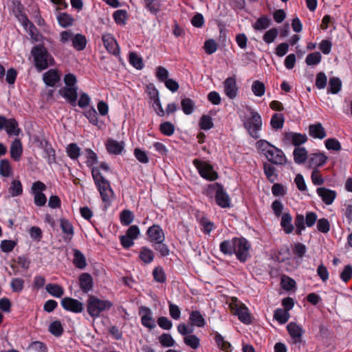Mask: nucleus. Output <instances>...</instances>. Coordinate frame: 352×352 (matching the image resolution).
I'll use <instances>...</instances> for the list:
<instances>
[{"label":"nucleus","mask_w":352,"mask_h":352,"mask_svg":"<svg viewBox=\"0 0 352 352\" xmlns=\"http://www.w3.org/2000/svg\"><path fill=\"white\" fill-rule=\"evenodd\" d=\"M134 220V214L129 210H123L120 214V221L122 226H129Z\"/></svg>","instance_id":"obj_39"},{"label":"nucleus","mask_w":352,"mask_h":352,"mask_svg":"<svg viewBox=\"0 0 352 352\" xmlns=\"http://www.w3.org/2000/svg\"><path fill=\"white\" fill-rule=\"evenodd\" d=\"M182 109L186 115L191 114L195 108V102L189 98H184L181 101Z\"/></svg>","instance_id":"obj_38"},{"label":"nucleus","mask_w":352,"mask_h":352,"mask_svg":"<svg viewBox=\"0 0 352 352\" xmlns=\"http://www.w3.org/2000/svg\"><path fill=\"white\" fill-rule=\"evenodd\" d=\"M252 91L255 96L258 97L263 96L265 91L264 83L259 80L254 81L252 85Z\"/></svg>","instance_id":"obj_50"},{"label":"nucleus","mask_w":352,"mask_h":352,"mask_svg":"<svg viewBox=\"0 0 352 352\" xmlns=\"http://www.w3.org/2000/svg\"><path fill=\"white\" fill-rule=\"evenodd\" d=\"M23 153L22 144L20 140H14L10 146V156L14 161H19Z\"/></svg>","instance_id":"obj_25"},{"label":"nucleus","mask_w":352,"mask_h":352,"mask_svg":"<svg viewBox=\"0 0 352 352\" xmlns=\"http://www.w3.org/2000/svg\"><path fill=\"white\" fill-rule=\"evenodd\" d=\"M309 135L314 138L322 140L327 135L326 131L320 122L310 124L309 126Z\"/></svg>","instance_id":"obj_24"},{"label":"nucleus","mask_w":352,"mask_h":352,"mask_svg":"<svg viewBox=\"0 0 352 352\" xmlns=\"http://www.w3.org/2000/svg\"><path fill=\"white\" fill-rule=\"evenodd\" d=\"M322 56L320 52H316L307 55L305 63L308 65H316L321 61Z\"/></svg>","instance_id":"obj_56"},{"label":"nucleus","mask_w":352,"mask_h":352,"mask_svg":"<svg viewBox=\"0 0 352 352\" xmlns=\"http://www.w3.org/2000/svg\"><path fill=\"white\" fill-rule=\"evenodd\" d=\"M270 19L267 16L260 17L253 25V28L256 30H263L267 29L270 25Z\"/></svg>","instance_id":"obj_49"},{"label":"nucleus","mask_w":352,"mask_h":352,"mask_svg":"<svg viewBox=\"0 0 352 352\" xmlns=\"http://www.w3.org/2000/svg\"><path fill=\"white\" fill-rule=\"evenodd\" d=\"M292 252L296 256L302 258L307 252V247L302 243H295L292 248Z\"/></svg>","instance_id":"obj_63"},{"label":"nucleus","mask_w":352,"mask_h":352,"mask_svg":"<svg viewBox=\"0 0 352 352\" xmlns=\"http://www.w3.org/2000/svg\"><path fill=\"white\" fill-rule=\"evenodd\" d=\"M73 263L78 269H84L86 266L85 257L78 250H74Z\"/></svg>","instance_id":"obj_36"},{"label":"nucleus","mask_w":352,"mask_h":352,"mask_svg":"<svg viewBox=\"0 0 352 352\" xmlns=\"http://www.w3.org/2000/svg\"><path fill=\"white\" fill-rule=\"evenodd\" d=\"M234 237L224 240L219 245L220 251L225 255L232 256L234 253Z\"/></svg>","instance_id":"obj_27"},{"label":"nucleus","mask_w":352,"mask_h":352,"mask_svg":"<svg viewBox=\"0 0 352 352\" xmlns=\"http://www.w3.org/2000/svg\"><path fill=\"white\" fill-rule=\"evenodd\" d=\"M115 22L118 25H124L127 19V12L124 10H118L113 14Z\"/></svg>","instance_id":"obj_55"},{"label":"nucleus","mask_w":352,"mask_h":352,"mask_svg":"<svg viewBox=\"0 0 352 352\" xmlns=\"http://www.w3.org/2000/svg\"><path fill=\"white\" fill-rule=\"evenodd\" d=\"M8 191L12 197H16L22 195L23 186L21 182L19 180L14 179L11 182Z\"/></svg>","instance_id":"obj_42"},{"label":"nucleus","mask_w":352,"mask_h":352,"mask_svg":"<svg viewBox=\"0 0 352 352\" xmlns=\"http://www.w3.org/2000/svg\"><path fill=\"white\" fill-rule=\"evenodd\" d=\"M155 254L152 250L146 246H143L140 248L139 253L140 259L144 264H150L154 260Z\"/></svg>","instance_id":"obj_26"},{"label":"nucleus","mask_w":352,"mask_h":352,"mask_svg":"<svg viewBox=\"0 0 352 352\" xmlns=\"http://www.w3.org/2000/svg\"><path fill=\"white\" fill-rule=\"evenodd\" d=\"M160 131L163 135L170 136L175 132V126L170 122H164L160 125Z\"/></svg>","instance_id":"obj_57"},{"label":"nucleus","mask_w":352,"mask_h":352,"mask_svg":"<svg viewBox=\"0 0 352 352\" xmlns=\"http://www.w3.org/2000/svg\"><path fill=\"white\" fill-rule=\"evenodd\" d=\"M212 118L208 115H204L199 120V126L201 129L207 131L213 127Z\"/></svg>","instance_id":"obj_59"},{"label":"nucleus","mask_w":352,"mask_h":352,"mask_svg":"<svg viewBox=\"0 0 352 352\" xmlns=\"http://www.w3.org/2000/svg\"><path fill=\"white\" fill-rule=\"evenodd\" d=\"M58 93L70 105H77L78 87H63L59 89Z\"/></svg>","instance_id":"obj_13"},{"label":"nucleus","mask_w":352,"mask_h":352,"mask_svg":"<svg viewBox=\"0 0 352 352\" xmlns=\"http://www.w3.org/2000/svg\"><path fill=\"white\" fill-rule=\"evenodd\" d=\"M66 150L67 155L72 160H76L80 156V148L76 143L68 144Z\"/></svg>","instance_id":"obj_47"},{"label":"nucleus","mask_w":352,"mask_h":352,"mask_svg":"<svg viewBox=\"0 0 352 352\" xmlns=\"http://www.w3.org/2000/svg\"><path fill=\"white\" fill-rule=\"evenodd\" d=\"M139 314L141 316V322L143 326L149 329L155 327L156 325L152 316V312L148 307H141L140 308Z\"/></svg>","instance_id":"obj_17"},{"label":"nucleus","mask_w":352,"mask_h":352,"mask_svg":"<svg viewBox=\"0 0 352 352\" xmlns=\"http://www.w3.org/2000/svg\"><path fill=\"white\" fill-rule=\"evenodd\" d=\"M106 50L115 56H120V47L116 40L111 34H104L102 37Z\"/></svg>","instance_id":"obj_14"},{"label":"nucleus","mask_w":352,"mask_h":352,"mask_svg":"<svg viewBox=\"0 0 352 352\" xmlns=\"http://www.w3.org/2000/svg\"><path fill=\"white\" fill-rule=\"evenodd\" d=\"M31 55L34 59V65L38 72H42L55 64L54 57L43 44L32 47Z\"/></svg>","instance_id":"obj_4"},{"label":"nucleus","mask_w":352,"mask_h":352,"mask_svg":"<svg viewBox=\"0 0 352 352\" xmlns=\"http://www.w3.org/2000/svg\"><path fill=\"white\" fill-rule=\"evenodd\" d=\"M12 174V168L8 160H1L0 161V175L5 177H8Z\"/></svg>","instance_id":"obj_53"},{"label":"nucleus","mask_w":352,"mask_h":352,"mask_svg":"<svg viewBox=\"0 0 352 352\" xmlns=\"http://www.w3.org/2000/svg\"><path fill=\"white\" fill-rule=\"evenodd\" d=\"M61 305L65 310L76 314L81 313L84 309L81 302L70 297L63 298Z\"/></svg>","instance_id":"obj_11"},{"label":"nucleus","mask_w":352,"mask_h":352,"mask_svg":"<svg viewBox=\"0 0 352 352\" xmlns=\"http://www.w3.org/2000/svg\"><path fill=\"white\" fill-rule=\"evenodd\" d=\"M44 151L47 155V159L48 164H51L56 161V152L55 150L52 146L51 144L48 142H46Z\"/></svg>","instance_id":"obj_58"},{"label":"nucleus","mask_w":352,"mask_h":352,"mask_svg":"<svg viewBox=\"0 0 352 352\" xmlns=\"http://www.w3.org/2000/svg\"><path fill=\"white\" fill-rule=\"evenodd\" d=\"M225 94L230 99H234L238 94V87L234 76L227 78L223 82Z\"/></svg>","instance_id":"obj_15"},{"label":"nucleus","mask_w":352,"mask_h":352,"mask_svg":"<svg viewBox=\"0 0 352 352\" xmlns=\"http://www.w3.org/2000/svg\"><path fill=\"white\" fill-rule=\"evenodd\" d=\"M60 42L63 44L72 42V46L78 51L85 49L87 44L85 36L81 34H74L71 30L63 31L60 33Z\"/></svg>","instance_id":"obj_7"},{"label":"nucleus","mask_w":352,"mask_h":352,"mask_svg":"<svg viewBox=\"0 0 352 352\" xmlns=\"http://www.w3.org/2000/svg\"><path fill=\"white\" fill-rule=\"evenodd\" d=\"M233 314L238 316L239 320L244 324H250L251 322V316L248 311V309L243 305H236L232 307Z\"/></svg>","instance_id":"obj_18"},{"label":"nucleus","mask_w":352,"mask_h":352,"mask_svg":"<svg viewBox=\"0 0 352 352\" xmlns=\"http://www.w3.org/2000/svg\"><path fill=\"white\" fill-rule=\"evenodd\" d=\"M317 217V214L314 212H307L305 216L302 214H296L294 219L296 234L301 235L306 226L309 228L312 227L316 223Z\"/></svg>","instance_id":"obj_6"},{"label":"nucleus","mask_w":352,"mask_h":352,"mask_svg":"<svg viewBox=\"0 0 352 352\" xmlns=\"http://www.w3.org/2000/svg\"><path fill=\"white\" fill-rule=\"evenodd\" d=\"M192 164L197 168L200 176L208 181H215L218 179L219 175L214 170L213 166L207 161L200 159H195Z\"/></svg>","instance_id":"obj_5"},{"label":"nucleus","mask_w":352,"mask_h":352,"mask_svg":"<svg viewBox=\"0 0 352 352\" xmlns=\"http://www.w3.org/2000/svg\"><path fill=\"white\" fill-rule=\"evenodd\" d=\"M189 321L192 325L198 327H204L206 324L205 319L199 311H192L190 314Z\"/></svg>","instance_id":"obj_32"},{"label":"nucleus","mask_w":352,"mask_h":352,"mask_svg":"<svg viewBox=\"0 0 352 352\" xmlns=\"http://www.w3.org/2000/svg\"><path fill=\"white\" fill-rule=\"evenodd\" d=\"M60 228L63 233L70 236L71 237L74 235V228L69 220L61 219Z\"/></svg>","instance_id":"obj_62"},{"label":"nucleus","mask_w":352,"mask_h":352,"mask_svg":"<svg viewBox=\"0 0 352 352\" xmlns=\"http://www.w3.org/2000/svg\"><path fill=\"white\" fill-rule=\"evenodd\" d=\"M112 303L109 300H100L94 296H89V315L98 316L104 311L109 309Z\"/></svg>","instance_id":"obj_10"},{"label":"nucleus","mask_w":352,"mask_h":352,"mask_svg":"<svg viewBox=\"0 0 352 352\" xmlns=\"http://www.w3.org/2000/svg\"><path fill=\"white\" fill-rule=\"evenodd\" d=\"M184 342L192 349H197L200 345V340L195 335H188L184 338Z\"/></svg>","instance_id":"obj_44"},{"label":"nucleus","mask_w":352,"mask_h":352,"mask_svg":"<svg viewBox=\"0 0 352 352\" xmlns=\"http://www.w3.org/2000/svg\"><path fill=\"white\" fill-rule=\"evenodd\" d=\"M46 290L56 298H60L64 294L63 288L58 284L49 283L46 285Z\"/></svg>","instance_id":"obj_37"},{"label":"nucleus","mask_w":352,"mask_h":352,"mask_svg":"<svg viewBox=\"0 0 352 352\" xmlns=\"http://www.w3.org/2000/svg\"><path fill=\"white\" fill-rule=\"evenodd\" d=\"M23 27L34 41L38 42L40 41L41 35L32 22L29 21L28 23L23 24Z\"/></svg>","instance_id":"obj_30"},{"label":"nucleus","mask_w":352,"mask_h":352,"mask_svg":"<svg viewBox=\"0 0 352 352\" xmlns=\"http://www.w3.org/2000/svg\"><path fill=\"white\" fill-rule=\"evenodd\" d=\"M14 15L22 26L30 21L28 16L23 12V8L21 5L18 6L16 10H14Z\"/></svg>","instance_id":"obj_60"},{"label":"nucleus","mask_w":352,"mask_h":352,"mask_svg":"<svg viewBox=\"0 0 352 352\" xmlns=\"http://www.w3.org/2000/svg\"><path fill=\"white\" fill-rule=\"evenodd\" d=\"M153 247L162 256H167L169 255V248L168 245L164 243V241L156 242L153 244Z\"/></svg>","instance_id":"obj_61"},{"label":"nucleus","mask_w":352,"mask_h":352,"mask_svg":"<svg viewBox=\"0 0 352 352\" xmlns=\"http://www.w3.org/2000/svg\"><path fill=\"white\" fill-rule=\"evenodd\" d=\"M255 146L260 154L265 157L270 164L284 166L287 159L284 152L265 140H259Z\"/></svg>","instance_id":"obj_2"},{"label":"nucleus","mask_w":352,"mask_h":352,"mask_svg":"<svg viewBox=\"0 0 352 352\" xmlns=\"http://www.w3.org/2000/svg\"><path fill=\"white\" fill-rule=\"evenodd\" d=\"M234 253L236 258L241 263H245L250 258V242L243 237H234Z\"/></svg>","instance_id":"obj_8"},{"label":"nucleus","mask_w":352,"mask_h":352,"mask_svg":"<svg viewBox=\"0 0 352 352\" xmlns=\"http://www.w3.org/2000/svg\"><path fill=\"white\" fill-rule=\"evenodd\" d=\"M43 82L48 87H54L60 80V76L58 71L51 69L43 74Z\"/></svg>","instance_id":"obj_22"},{"label":"nucleus","mask_w":352,"mask_h":352,"mask_svg":"<svg viewBox=\"0 0 352 352\" xmlns=\"http://www.w3.org/2000/svg\"><path fill=\"white\" fill-rule=\"evenodd\" d=\"M283 140L285 143L292 144L295 146L305 143L307 140V137L305 134L286 132L283 135Z\"/></svg>","instance_id":"obj_16"},{"label":"nucleus","mask_w":352,"mask_h":352,"mask_svg":"<svg viewBox=\"0 0 352 352\" xmlns=\"http://www.w3.org/2000/svg\"><path fill=\"white\" fill-rule=\"evenodd\" d=\"M274 164H270L268 162L263 163V171L266 176V178L270 183H274L278 177L276 173V168L274 166Z\"/></svg>","instance_id":"obj_28"},{"label":"nucleus","mask_w":352,"mask_h":352,"mask_svg":"<svg viewBox=\"0 0 352 352\" xmlns=\"http://www.w3.org/2000/svg\"><path fill=\"white\" fill-rule=\"evenodd\" d=\"M208 188L215 191V201L219 206L223 208H230V198L221 184L219 183L210 184Z\"/></svg>","instance_id":"obj_9"},{"label":"nucleus","mask_w":352,"mask_h":352,"mask_svg":"<svg viewBox=\"0 0 352 352\" xmlns=\"http://www.w3.org/2000/svg\"><path fill=\"white\" fill-rule=\"evenodd\" d=\"M342 87V82L340 79L338 77H332L330 78L329 82V87L327 88V93L336 94L340 90Z\"/></svg>","instance_id":"obj_35"},{"label":"nucleus","mask_w":352,"mask_h":352,"mask_svg":"<svg viewBox=\"0 0 352 352\" xmlns=\"http://www.w3.org/2000/svg\"><path fill=\"white\" fill-rule=\"evenodd\" d=\"M278 31L276 28H272L267 30L263 35V39L265 43L270 44L273 43L278 36Z\"/></svg>","instance_id":"obj_51"},{"label":"nucleus","mask_w":352,"mask_h":352,"mask_svg":"<svg viewBox=\"0 0 352 352\" xmlns=\"http://www.w3.org/2000/svg\"><path fill=\"white\" fill-rule=\"evenodd\" d=\"M293 155L294 162L298 164L304 163L307 158V152L304 147H296Z\"/></svg>","instance_id":"obj_34"},{"label":"nucleus","mask_w":352,"mask_h":352,"mask_svg":"<svg viewBox=\"0 0 352 352\" xmlns=\"http://www.w3.org/2000/svg\"><path fill=\"white\" fill-rule=\"evenodd\" d=\"M287 329L295 343L301 342L304 331L300 325L292 322L287 325Z\"/></svg>","instance_id":"obj_20"},{"label":"nucleus","mask_w":352,"mask_h":352,"mask_svg":"<svg viewBox=\"0 0 352 352\" xmlns=\"http://www.w3.org/2000/svg\"><path fill=\"white\" fill-rule=\"evenodd\" d=\"M101 170L104 172L109 171V167L107 163L102 162L98 167H93L91 175L102 201L109 205L113 192L110 186L109 182L104 177Z\"/></svg>","instance_id":"obj_1"},{"label":"nucleus","mask_w":352,"mask_h":352,"mask_svg":"<svg viewBox=\"0 0 352 352\" xmlns=\"http://www.w3.org/2000/svg\"><path fill=\"white\" fill-rule=\"evenodd\" d=\"M284 118L282 114L274 113L271 118L270 124L274 129H280L283 126Z\"/></svg>","instance_id":"obj_48"},{"label":"nucleus","mask_w":352,"mask_h":352,"mask_svg":"<svg viewBox=\"0 0 352 352\" xmlns=\"http://www.w3.org/2000/svg\"><path fill=\"white\" fill-rule=\"evenodd\" d=\"M246 111L240 116L244 128L248 134L254 139L259 138V131L263 122L261 115L250 107H246Z\"/></svg>","instance_id":"obj_3"},{"label":"nucleus","mask_w":352,"mask_h":352,"mask_svg":"<svg viewBox=\"0 0 352 352\" xmlns=\"http://www.w3.org/2000/svg\"><path fill=\"white\" fill-rule=\"evenodd\" d=\"M274 318L280 324L286 323L289 318V314L287 310L283 309H277L274 311Z\"/></svg>","instance_id":"obj_41"},{"label":"nucleus","mask_w":352,"mask_h":352,"mask_svg":"<svg viewBox=\"0 0 352 352\" xmlns=\"http://www.w3.org/2000/svg\"><path fill=\"white\" fill-rule=\"evenodd\" d=\"M59 25L63 28H67L73 24L74 19L71 15L63 12L60 13L57 17Z\"/></svg>","instance_id":"obj_46"},{"label":"nucleus","mask_w":352,"mask_h":352,"mask_svg":"<svg viewBox=\"0 0 352 352\" xmlns=\"http://www.w3.org/2000/svg\"><path fill=\"white\" fill-rule=\"evenodd\" d=\"M49 331L56 337H60L63 333V327L59 320L53 321L49 326Z\"/></svg>","instance_id":"obj_43"},{"label":"nucleus","mask_w":352,"mask_h":352,"mask_svg":"<svg viewBox=\"0 0 352 352\" xmlns=\"http://www.w3.org/2000/svg\"><path fill=\"white\" fill-rule=\"evenodd\" d=\"M153 276L154 280L157 283H164L166 280L165 272L161 266L154 268Z\"/></svg>","instance_id":"obj_52"},{"label":"nucleus","mask_w":352,"mask_h":352,"mask_svg":"<svg viewBox=\"0 0 352 352\" xmlns=\"http://www.w3.org/2000/svg\"><path fill=\"white\" fill-rule=\"evenodd\" d=\"M25 281L21 278H12L10 282V287L13 292L20 293L24 288Z\"/></svg>","instance_id":"obj_54"},{"label":"nucleus","mask_w":352,"mask_h":352,"mask_svg":"<svg viewBox=\"0 0 352 352\" xmlns=\"http://www.w3.org/2000/svg\"><path fill=\"white\" fill-rule=\"evenodd\" d=\"M292 217L289 213H284L281 217L280 226L286 234H291L294 227L292 223Z\"/></svg>","instance_id":"obj_29"},{"label":"nucleus","mask_w":352,"mask_h":352,"mask_svg":"<svg viewBox=\"0 0 352 352\" xmlns=\"http://www.w3.org/2000/svg\"><path fill=\"white\" fill-rule=\"evenodd\" d=\"M159 342L163 346L166 347L173 346L175 342L173 337L168 333H162L159 337Z\"/></svg>","instance_id":"obj_64"},{"label":"nucleus","mask_w":352,"mask_h":352,"mask_svg":"<svg viewBox=\"0 0 352 352\" xmlns=\"http://www.w3.org/2000/svg\"><path fill=\"white\" fill-rule=\"evenodd\" d=\"M146 235L148 241L153 244L165 240L164 232L160 226L157 224L150 226L146 231Z\"/></svg>","instance_id":"obj_12"},{"label":"nucleus","mask_w":352,"mask_h":352,"mask_svg":"<svg viewBox=\"0 0 352 352\" xmlns=\"http://www.w3.org/2000/svg\"><path fill=\"white\" fill-rule=\"evenodd\" d=\"M214 341L219 348H220L224 352L231 351V344L228 341L225 340L224 338L218 332L214 333Z\"/></svg>","instance_id":"obj_33"},{"label":"nucleus","mask_w":352,"mask_h":352,"mask_svg":"<svg viewBox=\"0 0 352 352\" xmlns=\"http://www.w3.org/2000/svg\"><path fill=\"white\" fill-rule=\"evenodd\" d=\"M129 60L130 64L137 69H142L144 67L142 58L135 52H130Z\"/></svg>","instance_id":"obj_45"},{"label":"nucleus","mask_w":352,"mask_h":352,"mask_svg":"<svg viewBox=\"0 0 352 352\" xmlns=\"http://www.w3.org/2000/svg\"><path fill=\"white\" fill-rule=\"evenodd\" d=\"M89 122L96 126L98 129H104L105 124L103 121H100L98 119V113L94 107L89 108Z\"/></svg>","instance_id":"obj_40"},{"label":"nucleus","mask_w":352,"mask_h":352,"mask_svg":"<svg viewBox=\"0 0 352 352\" xmlns=\"http://www.w3.org/2000/svg\"><path fill=\"white\" fill-rule=\"evenodd\" d=\"M4 129L9 135L18 136L21 130L19 128V124L14 118H10Z\"/></svg>","instance_id":"obj_31"},{"label":"nucleus","mask_w":352,"mask_h":352,"mask_svg":"<svg viewBox=\"0 0 352 352\" xmlns=\"http://www.w3.org/2000/svg\"><path fill=\"white\" fill-rule=\"evenodd\" d=\"M327 160V157L321 153H312L308 157V165L310 168L315 169L324 165Z\"/></svg>","instance_id":"obj_21"},{"label":"nucleus","mask_w":352,"mask_h":352,"mask_svg":"<svg viewBox=\"0 0 352 352\" xmlns=\"http://www.w3.org/2000/svg\"><path fill=\"white\" fill-rule=\"evenodd\" d=\"M317 194L327 205H331L336 197V192L324 187L318 188Z\"/></svg>","instance_id":"obj_19"},{"label":"nucleus","mask_w":352,"mask_h":352,"mask_svg":"<svg viewBox=\"0 0 352 352\" xmlns=\"http://www.w3.org/2000/svg\"><path fill=\"white\" fill-rule=\"evenodd\" d=\"M106 148L110 154L118 155L122 153L124 144L123 142H118L113 139H109L106 143Z\"/></svg>","instance_id":"obj_23"}]
</instances>
